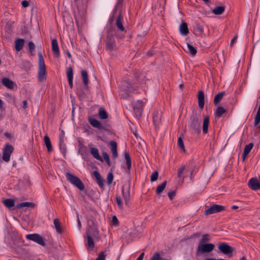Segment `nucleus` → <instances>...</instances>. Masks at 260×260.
Listing matches in <instances>:
<instances>
[{
    "mask_svg": "<svg viewBox=\"0 0 260 260\" xmlns=\"http://www.w3.org/2000/svg\"><path fill=\"white\" fill-rule=\"evenodd\" d=\"M39 57V71L38 73V80L39 82L46 80V69L44 59L41 51L38 52Z\"/></svg>",
    "mask_w": 260,
    "mask_h": 260,
    "instance_id": "f257e3e1",
    "label": "nucleus"
},
{
    "mask_svg": "<svg viewBox=\"0 0 260 260\" xmlns=\"http://www.w3.org/2000/svg\"><path fill=\"white\" fill-rule=\"evenodd\" d=\"M190 126L195 133L199 134L201 132V119L198 116L196 113H193L190 117Z\"/></svg>",
    "mask_w": 260,
    "mask_h": 260,
    "instance_id": "f03ea898",
    "label": "nucleus"
},
{
    "mask_svg": "<svg viewBox=\"0 0 260 260\" xmlns=\"http://www.w3.org/2000/svg\"><path fill=\"white\" fill-rule=\"evenodd\" d=\"M66 176L67 180L79 190H83L84 189L85 186L79 177L69 172L66 174Z\"/></svg>",
    "mask_w": 260,
    "mask_h": 260,
    "instance_id": "7ed1b4c3",
    "label": "nucleus"
},
{
    "mask_svg": "<svg viewBox=\"0 0 260 260\" xmlns=\"http://www.w3.org/2000/svg\"><path fill=\"white\" fill-rule=\"evenodd\" d=\"M106 50L109 51H112L116 47V41L114 38L113 33L110 30L108 31L105 41Z\"/></svg>",
    "mask_w": 260,
    "mask_h": 260,
    "instance_id": "20e7f679",
    "label": "nucleus"
},
{
    "mask_svg": "<svg viewBox=\"0 0 260 260\" xmlns=\"http://www.w3.org/2000/svg\"><path fill=\"white\" fill-rule=\"evenodd\" d=\"M86 235L87 239V245L91 248H93L94 247V243L92 237H97L98 236V231L95 228H90L86 232Z\"/></svg>",
    "mask_w": 260,
    "mask_h": 260,
    "instance_id": "39448f33",
    "label": "nucleus"
},
{
    "mask_svg": "<svg viewBox=\"0 0 260 260\" xmlns=\"http://www.w3.org/2000/svg\"><path fill=\"white\" fill-rule=\"evenodd\" d=\"M218 248L220 252L231 257L233 255L234 248L228 245L226 243H221L218 246Z\"/></svg>",
    "mask_w": 260,
    "mask_h": 260,
    "instance_id": "423d86ee",
    "label": "nucleus"
},
{
    "mask_svg": "<svg viewBox=\"0 0 260 260\" xmlns=\"http://www.w3.org/2000/svg\"><path fill=\"white\" fill-rule=\"evenodd\" d=\"M214 245L210 243H207L205 244L199 243L197 249V253H209L214 249Z\"/></svg>",
    "mask_w": 260,
    "mask_h": 260,
    "instance_id": "0eeeda50",
    "label": "nucleus"
},
{
    "mask_svg": "<svg viewBox=\"0 0 260 260\" xmlns=\"http://www.w3.org/2000/svg\"><path fill=\"white\" fill-rule=\"evenodd\" d=\"M25 237L27 239L34 241L42 246H46L45 239L38 234H28Z\"/></svg>",
    "mask_w": 260,
    "mask_h": 260,
    "instance_id": "6e6552de",
    "label": "nucleus"
},
{
    "mask_svg": "<svg viewBox=\"0 0 260 260\" xmlns=\"http://www.w3.org/2000/svg\"><path fill=\"white\" fill-rule=\"evenodd\" d=\"M88 121L90 124L94 127L98 128L99 129H104L106 131H109V124H103L100 121L95 119L94 118L89 117L88 118Z\"/></svg>",
    "mask_w": 260,
    "mask_h": 260,
    "instance_id": "1a4fd4ad",
    "label": "nucleus"
},
{
    "mask_svg": "<svg viewBox=\"0 0 260 260\" xmlns=\"http://www.w3.org/2000/svg\"><path fill=\"white\" fill-rule=\"evenodd\" d=\"M145 104L142 101L138 100L133 104L134 111L137 117L142 116Z\"/></svg>",
    "mask_w": 260,
    "mask_h": 260,
    "instance_id": "9d476101",
    "label": "nucleus"
},
{
    "mask_svg": "<svg viewBox=\"0 0 260 260\" xmlns=\"http://www.w3.org/2000/svg\"><path fill=\"white\" fill-rule=\"evenodd\" d=\"M14 147L10 144H7L3 149V159L6 162L10 159L11 154L13 152Z\"/></svg>",
    "mask_w": 260,
    "mask_h": 260,
    "instance_id": "9b49d317",
    "label": "nucleus"
},
{
    "mask_svg": "<svg viewBox=\"0 0 260 260\" xmlns=\"http://www.w3.org/2000/svg\"><path fill=\"white\" fill-rule=\"evenodd\" d=\"M224 210V207L221 205L213 204L205 211L206 215H210L215 213L220 212Z\"/></svg>",
    "mask_w": 260,
    "mask_h": 260,
    "instance_id": "f8f14e48",
    "label": "nucleus"
},
{
    "mask_svg": "<svg viewBox=\"0 0 260 260\" xmlns=\"http://www.w3.org/2000/svg\"><path fill=\"white\" fill-rule=\"evenodd\" d=\"M248 186L252 190L260 189V182L255 178H251L248 182Z\"/></svg>",
    "mask_w": 260,
    "mask_h": 260,
    "instance_id": "ddd939ff",
    "label": "nucleus"
},
{
    "mask_svg": "<svg viewBox=\"0 0 260 260\" xmlns=\"http://www.w3.org/2000/svg\"><path fill=\"white\" fill-rule=\"evenodd\" d=\"M2 83L3 85L10 89H13L14 86H16L14 82L7 77H4L2 79Z\"/></svg>",
    "mask_w": 260,
    "mask_h": 260,
    "instance_id": "4468645a",
    "label": "nucleus"
},
{
    "mask_svg": "<svg viewBox=\"0 0 260 260\" xmlns=\"http://www.w3.org/2000/svg\"><path fill=\"white\" fill-rule=\"evenodd\" d=\"M52 49L55 57H58L60 55L59 49L57 40L54 39L52 40Z\"/></svg>",
    "mask_w": 260,
    "mask_h": 260,
    "instance_id": "2eb2a0df",
    "label": "nucleus"
},
{
    "mask_svg": "<svg viewBox=\"0 0 260 260\" xmlns=\"http://www.w3.org/2000/svg\"><path fill=\"white\" fill-rule=\"evenodd\" d=\"M198 99L199 107L201 110H202L204 108L205 104V95L202 90L199 91Z\"/></svg>",
    "mask_w": 260,
    "mask_h": 260,
    "instance_id": "dca6fc26",
    "label": "nucleus"
},
{
    "mask_svg": "<svg viewBox=\"0 0 260 260\" xmlns=\"http://www.w3.org/2000/svg\"><path fill=\"white\" fill-rule=\"evenodd\" d=\"M93 175L96 179V181L100 188L102 189H104V179L101 177L100 174L97 171H95L93 172Z\"/></svg>",
    "mask_w": 260,
    "mask_h": 260,
    "instance_id": "f3484780",
    "label": "nucleus"
},
{
    "mask_svg": "<svg viewBox=\"0 0 260 260\" xmlns=\"http://www.w3.org/2000/svg\"><path fill=\"white\" fill-rule=\"evenodd\" d=\"M67 75L68 77L69 86L72 88L73 86V70L71 67H70L68 68L67 71Z\"/></svg>",
    "mask_w": 260,
    "mask_h": 260,
    "instance_id": "a211bd4d",
    "label": "nucleus"
},
{
    "mask_svg": "<svg viewBox=\"0 0 260 260\" xmlns=\"http://www.w3.org/2000/svg\"><path fill=\"white\" fill-rule=\"evenodd\" d=\"M25 41L23 39L18 38L15 41V48L17 51H20L24 45Z\"/></svg>",
    "mask_w": 260,
    "mask_h": 260,
    "instance_id": "6ab92c4d",
    "label": "nucleus"
},
{
    "mask_svg": "<svg viewBox=\"0 0 260 260\" xmlns=\"http://www.w3.org/2000/svg\"><path fill=\"white\" fill-rule=\"evenodd\" d=\"M179 31L182 35L186 36L189 33L187 24L185 22H182L180 25Z\"/></svg>",
    "mask_w": 260,
    "mask_h": 260,
    "instance_id": "aec40b11",
    "label": "nucleus"
},
{
    "mask_svg": "<svg viewBox=\"0 0 260 260\" xmlns=\"http://www.w3.org/2000/svg\"><path fill=\"white\" fill-rule=\"evenodd\" d=\"M81 73L83 81L84 84L85 85V88L87 90H88L89 88V87H88L89 80L88 78L87 72L85 70H81Z\"/></svg>",
    "mask_w": 260,
    "mask_h": 260,
    "instance_id": "412c9836",
    "label": "nucleus"
},
{
    "mask_svg": "<svg viewBox=\"0 0 260 260\" xmlns=\"http://www.w3.org/2000/svg\"><path fill=\"white\" fill-rule=\"evenodd\" d=\"M209 124V116H206L204 118L203 123V133L204 134H206L208 132V126Z\"/></svg>",
    "mask_w": 260,
    "mask_h": 260,
    "instance_id": "4be33fe9",
    "label": "nucleus"
},
{
    "mask_svg": "<svg viewBox=\"0 0 260 260\" xmlns=\"http://www.w3.org/2000/svg\"><path fill=\"white\" fill-rule=\"evenodd\" d=\"M227 112V110L221 106L218 107L215 111V117L217 118H220L224 113Z\"/></svg>",
    "mask_w": 260,
    "mask_h": 260,
    "instance_id": "5701e85b",
    "label": "nucleus"
},
{
    "mask_svg": "<svg viewBox=\"0 0 260 260\" xmlns=\"http://www.w3.org/2000/svg\"><path fill=\"white\" fill-rule=\"evenodd\" d=\"M90 153L95 158L100 161H103V158L101 156H100L98 148L95 147L91 148Z\"/></svg>",
    "mask_w": 260,
    "mask_h": 260,
    "instance_id": "b1692460",
    "label": "nucleus"
},
{
    "mask_svg": "<svg viewBox=\"0 0 260 260\" xmlns=\"http://www.w3.org/2000/svg\"><path fill=\"white\" fill-rule=\"evenodd\" d=\"M129 188L127 189V190L125 191L124 189V187H123L122 188V196L124 200L125 204L127 205L128 204V202L130 200V191H129Z\"/></svg>",
    "mask_w": 260,
    "mask_h": 260,
    "instance_id": "393cba45",
    "label": "nucleus"
},
{
    "mask_svg": "<svg viewBox=\"0 0 260 260\" xmlns=\"http://www.w3.org/2000/svg\"><path fill=\"white\" fill-rule=\"evenodd\" d=\"M122 17L121 14H119L116 19V25L120 30L124 31L125 30V28L122 23Z\"/></svg>",
    "mask_w": 260,
    "mask_h": 260,
    "instance_id": "a878e982",
    "label": "nucleus"
},
{
    "mask_svg": "<svg viewBox=\"0 0 260 260\" xmlns=\"http://www.w3.org/2000/svg\"><path fill=\"white\" fill-rule=\"evenodd\" d=\"M44 141L45 145L47 147L48 151L49 152H51L52 151L53 148H52V144H51V143L50 141V139L47 135H46L44 136Z\"/></svg>",
    "mask_w": 260,
    "mask_h": 260,
    "instance_id": "bb28decb",
    "label": "nucleus"
},
{
    "mask_svg": "<svg viewBox=\"0 0 260 260\" xmlns=\"http://www.w3.org/2000/svg\"><path fill=\"white\" fill-rule=\"evenodd\" d=\"M124 156L125 159H126V165L127 169L129 171L131 168L132 161L129 152L127 151H124Z\"/></svg>",
    "mask_w": 260,
    "mask_h": 260,
    "instance_id": "cd10ccee",
    "label": "nucleus"
},
{
    "mask_svg": "<svg viewBox=\"0 0 260 260\" xmlns=\"http://www.w3.org/2000/svg\"><path fill=\"white\" fill-rule=\"evenodd\" d=\"M225 11V7L224 6H218L213 9L212 11L215 15H221Z\"/></svg>",
    "mask_w": 260,
    "mask_h": 260,
    "instance_id": "c85d7f7f",
    "label": "nucleus"
},
{
    "mask_svg": "<svg viewBox=\"0 0 260 260\" xmlns=\"http://www.w3.org/2000/svg\"><path fill=\"white\" fill-rule=\"evenodd\" d=\"M204 31L203 26L199 23H196L194 27V32L196 35H201Z\"/></svg>",
    "mask_w": 260,
    "mask_h": 260,
    "instance_id": "c756f323",
    "label": "nucleus"
},
{
    "mask_svg": "<svg viewBox=\"0 0 260 260\" xmlns=\"http://www.w3.org/2000/svg\"><path fill=\"white\" fill-rule=\"evenodd\" d=\"M225 93V91H222L218 93L215 96L214 99V104L215 106H217L218 103L220 102V101L222 100L223 96L224 95Z\"/></svg>",
    "mask_w": 260,
    "mask_h": 260,
    "instance_id": "7c9ffc66",
    "label": "nucleus"
},
{
    "mask_svg": "<svg viewBox=\"0 0 260 260\" xmlns=\"http://www.w3.org/2000/svg\"><path fill=\"white\" fill-rule=\"evenodd\" d=\"M53 223L56 232L58 234H61L62 231L59 219H54L53 220Z\"/></svg>",
    "mask_w": 260,
    "mask_h": 260,
    "instance_id": "2f4dec72",
    "label": "nucleus"
},
{
    "mask_svg": "<svg viewBox=\"0 0 260 260\" xmlns=\"http://www.w3.org/2000/svg\"><path fill=\"white\" fill-rule=\"evenodd\" d=\"M100 118L102 120H105L108 118V113L106 110L102 107L100 108L98 113Z\"/></svg>",
    "mask_w": 260,
    "mask_h": 260,
    "instance_id": "473e14b6",
    "label": "nucleus"
},
{
    "mask_svg": "<svg viewBox=\"0 0 260 260\" xmlns=\"http://www.w3.org/2000/svg\"><path fill=\"white\" fill-rule=\"evenodd\" d=\"M3 203L5 206L9 208H11L14 206L15 201L13 199H7L4 200Z\"/></svg>",
    "mask_w": 260,
    "mask_h": 260,
    "instance_id": "72a5a7b5",
    "label": "nucleus"
},
{
    "mask_svg": "<svg viewBox=\"0 0 260 260\" xmlns=\"http://www.w3.org/2000/svg\"><path fill=\"white\" fill-rule=\"evenodd\" d=\"M187 46L188 48L187 52L192 56H195L197 54V51L195 47H194L190 44L187 43Z\"/></svg>",
    "mask_w": 260,
    "mask_h": 260,
    "instance_id": "f704fd0d",
    "label": "nucleus"
},
{
    "mask_svg": "<svg viewBox=\"0 0 260 260\" xmlns=\"http://www.w3.org/2000/svg\"><path fill=\"white\" fill-rule=\"evenodd\" d=\"M167 185V181H164L160 185L157 186L156 189V193L157 194H160L166 188Z\"/></svg>",
    "mask_w": 260,
    "mask_h": 260,
    "instance_id": "c9c22d12",
    "label": "nucleus"
},
{
    "mask_svg": "<svg viewBox=\"0 0 260 260\" xmlns=\"http://www.w3.org/2000/svg\"><path fill=\"white\" fill-rule=\"evenodd\" d=\"M210 240H211L210 236L208 234H204V235H202V238L200 240L199 243H202V244L207 243V242L210 241Z\"/></svg>",
    "mask_w": 260,
    "mask_h": 260,
    "instance_id": "e433bc0d",
    "label": "nucleus"
},
{
    "mask_svg": "<svg viewBox=\"0 0 260 260\" xmlns=\"http://www.w3.org/2000/svg\"><path fill=\"white\" fill-rule=\"evenodd\" d=\"M159 112L158 110H155L153 112V121L154 124L156 125L158 124V122L160 120V118L158 116Z\"/></svg>",
    "mask_w": 260,
    "mask_h": 260,
    "instance_id": "4c0bfd02",
    "label": "nucleus"
},
{
    "mask_svg": "<svg viewBox=\"0 0 260 260\" xmlns=\"http://www.w3.org/2000/svg\"><path fill=\"white\" fill-rule=\"evenodd\" d=\"M59 149H60L61 152L63 154V155H65V154L66 152V145L63 143V140L62 138H60Z\"/></svg>",
    "mask_w": 260,
    "mask_h": 260,
    "instance_id": "58836bf2",
    "label": "nucleus"
},
{
    "mask_svg": "<svg viewBox=\"0 0 260 260\" xmlns=\"http://www.w3.org/2000/svg\"><path fill=\"white\" fill-rule=\"evenodd\" d=\"M28 51L29 52H30L32 55H34L35 52V44L32 42L30 41L28 43Z\"/></svg>",
    "mask_w": 260,
    "mask_h": 260,
    "instance_id": "ea45409f",
    "label": "nucleus"
},
{
    "mask_svg": "<svg viewBox=\"0 0 260 260\" xmlns=\"http://www.w3.org/2000/svg\"><path fill=\"white\" fill-rule=\"evenodd\" d=\"M34 207V204L30 202H22L17 205V208L22 207Z\"/></svg>",
    "mask_w": 260,
    "mask_h": 260,
    "instance_id": "a19ab883",
    "label": "nucleus"
},
{
    "mask_svg": "<svg viewBox=\"0 0 260 260\" xmlns=\"http://www.w3.org/2000/svg\"><path fill=\"white\" fill-rule=\"evenodd\" d=\"M177 144L178 147L181 149V150L184 152H185V146L182 138L181 137L178 138Z\"/></svg>",
    "mask_w": 260,
    "mask_h": 260,
    "instance_id": "79ce46f5",
    "label": "nucleus"
},
{
    "mask_svg": "<svg viewBox=\"0 0 260 260\" xmlns=\"http://www.w3.org/2000/svg\"><path fill=\"white\" fill-rule=\"evenodd\" d=\"M134 76L137 79V80L140 82H142L143 81V78L145 77L143 74L136 72L134 73Z\"/></svg>",
    "mask_w": 260,
    "mask_h": 260,
    "instance_id": "37998d69",
    "label": "nucleus"
},
{
    "mask_svg": "<svg viewBox=\"0 0 260 260\" xmlns=\"http://www.w3.org/2000/svg\"><path fill=\"white\" fill-rule=\"evenodd\" d=\"M253 147V144L252 143H249V144L245 146L243 152L245 153L249 154L251 150Z\"/></svg>",
    "mask_w": 260,
    "mask_h": 260,
    "instance_id": "c03bdc74",
    "label": "nucleus"
},
{
    "mask_svg": "<svg viewBox=\"0 0 260 260\" xmlns=\"http://www.w3.org/2000/svg\"><path fill=\"white\" fill-rule=\"evenodd\" d=\"M103 156L108 166H111V162L108 154L106 152H103Z\"/></svg>",
    "mask_w": 260,
    "mask_h": 260,
    "instance_id": "a18cd8bd",
    "label": "nucleus"
},
{
    "mask_svg": "<svg viewBox=\"0 0 260 260\" xmlns=\"http://www.w3.org/2000/svg\"><path fill=\"white\" fill-rule=\"evenodd\" d=\"M151 260H168L167 259L162 258L160 257V254L158 252L154 253L153 256L151 257Z\"/></svg>",
    "mask_w": 260,
    "mask_h": 260,
    "instance_id": "49530a36",
    "label": "nucleus"
},
{
    "mask_svg": "<svg viewBox=\"0 0 260 260\" xmlns=\"http://www.w3.org/2000/svg\"><path fill=\"white\" fill-rule=\"evenodd\" d=\"M107 183L110 185L112 183L113 180V175L112 172H109L107 177Z\"/></svg>",
    "mask_w": 260,
    "mask_h": 260,
    "instance_id": "de8ad7c7",
    "label": "nucleus"
},
{
    "mask_svg": "<svg viewBox=\"0 0 260 260\" xmlns=\"http://www.w3.org/2000/svg\"><path fill=\"white\" fill-rule=\"evenodd\" d=\"M158 173L157 171H154L151 175L150 180L151 182H154L157 180Z\"/></svg>",
    "mask_w": 260,
    "mask_h": 260,
    "instance_id": "09e8293b",
    "label": "nucleus"
},
{
    "mask_svg": "<svg viewBox=\"0 0 260 260\" xmlns=\"http://www.w3.org/2000/svg\"><path fill=\"white\" fill-rule=\"evenodd\" d=\"M111 146V151L114 150H117V143L114 141H111L109 143Z\"/></svg>",
    "mask_w": 260,
    "mask_h": 260,
    "instance_id": "8fccbe9b",
    "label": "nucleus"
},
{
    "mask_svg": "<svg viewBox=\"0 0 260 260\" xmlns=\"http://www.w3.org/2000/svg\"><path fill=\"white\" fill-rule=\"evenodd\" d=\"M123 85L128 89L133 88V85L131 82L129 80H125L123 82Z\"/></svg>",
    "mask_w": 260,
    "mask_h": 260,
    "instance_id": "3c124183",
    "label": "nucleus"
},
{
    "mask_svg": "<svg viewBox=\"0 0 260 260\" xmlns=\"http://www.w3.org/2000/svg\"><path fill=\"white\" fill-rule=\"evenodd\" d=\"M185 169V166L183 165L181 168H180L178 169V173H177V176L179 178H180L182 176V174L183 172H184V170Z\"/></svg>",
    "mask_w": 260,
    "mask_h": 260,
    "instance_id": "603ef678",
    "label": "nucleus"
},
{
    "mask_svg": "<svg viewBox=\"0 0 260 260\" xmlns=\"http://www.w3.org/2000/svg\"><path fill=\"white\" fill-rule=\"evenodd\" d=\"M106 255L104 253V251H102L100 253L98 257L95 259V260H105Z\"/></svg>",
    "mask_w": 260,
    "mask_h": 260,
    "instance_id": "864d4df0",
    "label": "nucleus"
},
{
    "mask_svg": "<svg viewBox=\"0 0 260 260\" xmlns=\"http://www.w3.org/2000/svg\"><path fill=\"white\" fill-rule=\"evenodd\" d=\"M176 193V190H172L171 191H169L168 193V196L171 200H173L175 196Z\"/></svg>",
    "mask_w": 260,
    "mask_h": 260,
    "instance_id": "5fc2aeb1",
    "label": "nucleus"
},
{
    "mask_svg": "<svg viewBox=\"0 0 260 260\" xmlns=\"http://www.w3.org/2000/svg\"><path fill=\"white\" fill-rule=\"evenodd\" d=\"M112 223L114 225H117L118 224V220L116 216H113L112 219Z\"/></svg>",
    "mask_w": 260,
    "mask_h": 260,
    "instance_id": "6e6d98bb",
    "label": "nucleus"
},
{
    "mask_svg": "<svg viewBox=\"0 0 260 260\" xmlns=\"http://www.w3.org/2000/svg\"><path fill=\"white\" fill-rule=\"evenodd\" d=\"M116 202H117L118 205L119 206V207H121L122 206V201H121L120 197L117 196L116 197Z\"/></svg>",
    "mask_w": 260,
    "mask_h": 260,
    "instance_id": "4d7b16f0",
    "label": "nucleus"
},
{
    "mask_svg": "<svg viewBox=\"0 0 260 260\" xmlns=\"http://www.w3.org/2000/svg\"><path fill=\"white\" fill-rule=\"evenodd\" d=\"M21 5H22L23 7L26 8V7H27L28 6L29 3H28V2L27 1L23 0L21 2Z\"/></svg>",
    "mask_w": 260,
    "mask_h": 260,
    "instance_id": "13d9d810",
    "label": "nucleus"
},
{
    "mask_svg": "<svg viewBox=\"0 0 260 260\" xmlns=\"http://www.w3.org/2000/svg\"><path fill=\"white\" fill-rule=\"evenodd\" d=\"M201 236V234L199 232L195 233L192 235L191 238H199Z\"/></svg>",
    "mask_w": 260,
    "mask_h": 260,
    "instance_id": "bf43d9fd",
    "label": "nucleus"
},
{
    "mask_svg": "<svg viewBox=\"0 0 260 260\" xmlns=\"http://www.w3.org/2000/svg\"><path fill=\"white\" fill-rule=\"evenodd\" d=\"M112 153V157L113 158H116L118 156V153H117V150H114V151H111Z\"/></svg>",
    "mask_w": 260,
    "mask_h": 260,
    "instance_id": "052dcab7",
    "label": "nucleus"
},
{
    "mask_svg": "<svg viewBox=\"0 0 260 260\" xmlns=\"http://www.w3.org/2000/svg\"><path fill=\"white\" fill-rule=\"evenodd\" d=\"M237 36H235L233 37V38L232 39V40L231 41V46H233L234 45V44L237 40Z\"/></svg>",
    "mask_w": 260,
    "mask_h": 260,
    "instance_id": "680f3d73",
    "label": "nucleus"
},
{
    "mask_svg": "<svg viewBox=\"0 0 260 260\" xmlns=\"http://www.w3.org/2000/svg\"><path fill=\"white\" fill-rule=\"evenodd\" d=\"M193 171H194V169L191 168L190 172V180H192V179L193 178Z\"/></svg>",
    "mask_w": 260,
    "mask_h": 260,
    "instance_id": "e2e57ef3",
    "label": "nucleus"
},
{
    "mask_svg": "<svg viewBox=\"0 0 260 260\" xmlns=\"http://www.w3.org/2000/svg\"><path fill=\"white\" fill-rule=\"evenodd\" d=\"M23 103V108L26 109L27 107V102L26 100H24L22 102Z\"/></svg>",
    "mask_w": 260,
    "mask_h": 260,
    "instance_id": "0e129e2a",
    "label": "nucleus"
},
{
    "mask_svg": "<svg viewBox=\"0 0 260 260\" xmlns=\"http://www.w3.org/2000/svg\"><path fill=\"white\" fill-rule=\"evenodd\" d=\"M247 155H248V154L245 153V152H243L242 155V159L243 161H244L245 160Z\"/></svg>",
    "mask_w": 260,
    "mask_h": 260,
    "instance_id": "69168bd1",
    "label": "nucleus"
},
{
    "mask_svg": "<svg viewBox=\"0 0 260 260\" xmlns=\"http://www.w3.org/2000/svg\"><path fill=\"white\" fill-rule=\"evenodd\" d=\"M144 253H142L139 256V257L137 258V260H143V257H144Z\"/></svg>",
    "mask_w": 260,
    "mask_h": 260,
    "instance_id": "338daca9",
    "label": "nucleus"
},
{
    "mask_svg": "<svg viewBox=\"0 0 260 260\" xmlns=\"http://www.w3.org/2000/svg\"><path fill=\"white\" fill-rule=\"evenodd\" d=\"M194 162V160L193 159H191L190 160H189L188 163L187 164V166H190L191 165H192Z\"/></svg>",
    "mask_w": 260,
    "mask_h": 260,
    "instance_id": "774afa93",
    "label": "nucleus"
}]
</instances>
